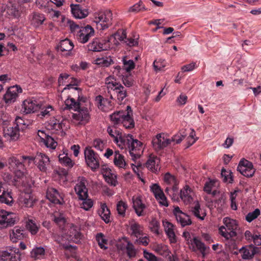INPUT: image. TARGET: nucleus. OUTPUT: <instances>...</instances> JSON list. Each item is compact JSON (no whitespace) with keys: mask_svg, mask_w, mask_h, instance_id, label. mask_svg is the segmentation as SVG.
Listing matches in <instances>:
<instances>
[{"mask_svg":"<svg viewBox=\"0 0 261 261\" xmlns=\"http://www.w3.org/2000/svg\"><path fill=\"white\" fill-rule=\"evenodd\" d=\"M117 136V137H116V138L114 140V141L121 149L125 148L126 146H128L127 140V135L123 136L121 133Z\"/></svg>","mask_w":261,"mask_h":261,"instance_id":"49","label":"nucleus"},{"mask_svg":"<svg viewBox=\"0 0 261 261\" xmlns=\"http://www.w3.org/2000/svg\"><path fill=\"white\" fill-rule=\"evenodd\" d=\"M195 193L193 189L188 185H185L180 190L179 197L185 204H189L193 201Z\"/></svg>","mask_w":261,"mask_h":261,"instance_id":"19","label":"nucleus"},{"mask_svg":"<svg viewBox=\"0 0 261 261\" xmlns=\"http://www.w3.org/2000/svg\"><path fill=\"white\" fill-rule=\"evenodd\" d=\"M46 198L52 203L62 204L63 203V195L55 188H49L46 192Z\"/></svg>","mask_w":261,"mask_h":261,"instance_id":"27","label":"nucleus"},{"mask_svg":"<svg viewBox=\"0 0 261 261\" xmlns=\"http://www.w3.org/2000/svg\"><path fill=\"white\" fill-rule=\"evenodd\" d=\"M45 20V18L43 14L34 13L32 15L31 22L34 27L37 28L41 25Z\"/></svg>","mask_w":261,"mask_h":261,"instance_id":"45","label":"nucleus"},{"mask_svg":"<svg viewBox=\"0 0 261 261\" xmlns=\"http://www.w3.org/2000/svg\"><path fill=\"white\" fill-rule=\"evenodd\" d=\"M128 208V204L125 201L120 200L116 204V210L118 214L122 217L125 216L126 211Z\"/></svg>","mask_w":261,"mask_h":261,"instance_id":"53","label":"nucleus"},{"mask_svg":"<svg viewBox=\"0 0 261 261\" xmlns=\"http://www.w3.org/2000/svg\"><path fill=\"white\" fill-rule=\"evenodd\" d=\"M187 134L185 132L178 133L174 135L171 138H169V140H170V144L173 142L176 144L180 143L183 139L185 138Z\"/></svg>","mask_w":261,"mask_h":261,"instance_id":"61","label":"nucleus"},{"mask_svg":"<svg viewBox=\"0 0 261 261\" xmlns=\"http://www.w3.org/2000/svg\"><path fill=\"white\" fill-rule=\"evenodd\" d=\"M15 222L16 216L13 213L0 210V229L11 226L14 225Z\"/></svg>","mask_w":261,"mask_h":261,"instance_id":"12","label":"nucleus"},{"mask_svg":"<svg viewBox=\"0 0 261 261\" xmlns=\"http://www.w3.org/2000/svg\"><path fill=\"white\" fill-rule=\"evenodd\" d=\"M98 214L101 219L106 223H109L111 221V213L106 203H101L100 207L98 211Z\"/></svg>","mask_w":261,"mask_h":261,"instance_id":"37","label":"nucleus"},{"mask_svg":"<svg viewBox=\"0 0 261 261\" xmlns=\"http://www.w3.org/2000/svg\"><path fill=\"white\" fill-rule=\"evenodd\" d=\"M258 251L259 248L253 245L243 247L239 250V252L242 253V258L243 260L252 258L254 255L258 252Z\"/></svg>","mask_w":261,"mask_h":261,"instance_id":"30","label":"nucleus"},{"mask_svg":"<svg viewBox=\"0 0 261 261\" xmlns=\"http://www.w3.org/2000/svg\"><path fill=\"white\" fill-rule=\"evenodd\" d=\"M56 111L54 108L51 105H47L44 107L39 114L41 117H48L55 114Z\"/></svg>","mask_w":261,"mask_h":261,"instance_id":"55","label":"nucleus"},{"mask_svg":"<svg viewBox=\"0 0 261 261\" xmlns=\"http://www.w3.org/2000/svg\"><path fill=\"white\" fill-rule=\"evenodd\" d=\"M149 227L151 231L156 234L160 233V225L159 222L155 219H152L149 223Z\"/></svg>","mask_w":261,"mask_h":261,"instance_id":"63","label":"nucleus"},{"mask_svg":"<svg viewBox=\"0 0 261 261\" xmlns=\"http://www.w3.org/2000/svg\"><path fill=\"white\" fill-rule=\"evenodd\" d=\"M132 200L133 208L137 215L139 217L145 215L147 206L142 201V197L139 195H135L133 196Z\"/></svg>","mask_w":261,"mask_h":261,"instance_id":"17","label":"nucleus"},{"mask_svg":"<svg viewBox=\"0 0 261 261\" xmlns=\"http://www.w3.org/2000/svg\"><path fill=\"white\" fill-rule=\"evenodd\" d=\"M112 13L110 10L101 11L95 15L94 22L96 23L97 28L104 30L109 28L111 24Z\"/></svg>","mask_w":261,"mask_h":261,"instance_id":"5","label":"nucleus"},{"mask_svg":"<svg viewBox=\"0 0 261 261\" xmlns=\"http://www.w3.org/2000/svg\"><path fill=\"white\" fill-rule=\"evenodd\" d=\"M126 112L119 111L114 112L110 115L111 120L114 124L119 125L121 124Z\"/></svg>","mask_w":261,"mask_h":261,"instance_id":"48","label":"nucleus"},{"mask_svg":"<svg viewBox=\"0 0 261 261\" xmlns=\"http://www.w3.org/2000/svg\"><path fill=\"white\" fill-rule=\"evenodd\" d=\"M169 144H170V140L164 133L157 134L152 140V146L156 150L164 148Z\"/></svg>","mask_w":261,"mask_h":261,"instance_id":"15","label":"nucleus"},{"mask_svg":"<svg viewBox=\"0 0 261 261\" xmlns=\"http://www.w3.org/2000/svg\"><path fill=\"white\" fill-rule=\"evenodd\" d=\"M41 108L39 102L32 98H28L24 100L22 105V110L25 114L34 113L39 110Z\"/></svg>","mask_w":261,"mask_h":261,"instance_id":"22","label":"nucleus"},{"mask_svg":"<svg viewBox=\"0 0 261 261\" xmlns=\"http://www.w3.org/2000/svg\"><path fill=\"white\" fill-rule=\"evenodd\" d=\"M87 181L84 177H79L74 186V191L79 199L88 197Z\"/></svg>","mask_w":261,"mask_h":261,"instance_id":"18","label":"nucleus"},{"mask_svg":"<svg viewBox=\"0 0 261 261\" xmlns=\"http://www.w3.org/2000/svg\"><path fill=\"white\" fill-rule=\"evenodd\" d=\"M192 212L197 218L201 220H203L206 216L205 210L201 208L198 201L194 202V206L192 208Z\"/></svg>","mask_w":261,"mask_h":261,"instance_id":"40","label":"nucleus"},{"mask_svg":"<svg viewBox=\"0 0 261 261\" xmlns=\"http://www.w3.org/2000/svg\"><path fill=\"white\" fill-rule=\"evenodd\" d=\"M126 112L123 118L121 124L127 129L133 128L135 126V122L132 118L133 112L131 107L127 106L126 107Z\"/></svg>","mask_w":261,"mask_h":261,"instance_id":"31","label":"nucleus"},{"mask_svg":"<svg viewBox=\"0 0 261 261\" xmlns=\"http://www.w3.org/2000/svg\"><path fill=\"white\" fill-rule=\"evenodd\" d=\"M71 13L76 18L82 19L87 17L89 14L88 11L86 9H82L80 5L71 4L70 5Z\"/></svg>","mask_w":261,"mask_h":261,"instance_id":"33","label":"nucleus"},{"mask_svg":"<svg viewBox=\"0 0 261 261\" xmlns=\"http://www.w3.org/2000/svg\"><path fill=\"white\" fill-rule=\"evenodd\" d=\"M4 137L9 141H16L19 137V128L13 126H6L3 127Z\"/></svg>","mask_w":261,"mask_h":261,"instance_id":"28","label":"nucleus"},{"mask_svg":"<svg viewBox=\"0 0 261 261\" xmlns=\"http://www.w3.org/2000/svg\"><path fill=\"white\" fill-rule=\"evenodd\" d=\"M224 226L228 229L235 230L237 228V223L235 220L225 217L223 220Z\"/></svg>","mask_w":261,"mask_h":261,"instance_id":"58","label":"nucleus"},{"mask_svg":"<svg viewBox=\"0 0 261 261\" xmlns=\"http://www.w3.org/2000/svg\"><path fill=\"white\" fill-rule=\"evenodd\" d=\"M150 190L159 204L162 206H168V202L163 191L158 184H153L150 186Z\"/></svg>","mask_w":261,"mask_h":261,"instance_id":"20","label":"nucleus"},{"mask_svg":"<svg viewBox=\"0 0 261 261\" xmlns=\"http://www.w3.org/2000/svg\"><path fill=\"white\" fill-rule=\"evenodd\" d=\"M18 248L9 247L6 250H0V261H21Z\"/></svg>","mask_w":261,"mask_h":261,"instance_id":"8","label":"nucleus"},{"mask_svg":"<svg viewBox=\"0 0 261 261\" xmlns=\"http://www.w3.org/2000/svg\"><path fill=\"white\" fill-rule=\"evenodd\" d=\"M105 83L109 89L113 90L114 88L120 84L116 82V80L112 76H110L106 79Z\"/></svg>","mask_w":261,"mask_h":261,"instance_id":"64","label":"nucleus"},{"mask_svg":"<svg viewBox=\"0 0 261 261\" xmlns=\"http://www.w3.org/2000/svg\"><path fill=\"white\" fill-rule=\"evenodd\" d=\"M58 158L60 163L65 166L71 168L74 165V163L68 156L67 151L59 154Z\"/></svg>","mask_w":261,"mask_h":261,"instance_id":"42","label":"nucleus"},{"mask_svg":"<svg viewBox=\"0 0 261 261\" xmlns=\"http://www.w3.org/2000/svg\"><path fill=\"white\" fill-rule=\"evenodd\" d=\"M94 29L91 26L87 25L85 27H81L76 33L75 38L79 42L85 43L94 36Z\"/></svg>","mask_w":261,"mask_h":261,"instance_id":"9","label":"nucleus"},{"mask_svg":"<svg viewBox=\"0 0 261 261\" xmlns=\"http://www.w3.org/2000/svg\"><path fill=\"white\" fill-rule=\"evenodd\" d=\"M66 122V120L62 119L53 117L47 121L46 127L48 129L51 130L54 133H58L63 130L65 126Z\"/></svg>","mask_w":261,"mask_h":261,"instance_id":"16","label":"nucleus"},{"mask_svg":"<svg viewBox=\"0 0 261 261\" xmlns=\"http://www.w3.org/2000/svg\"><path fill=\"white\" fill-rule=\"evenodd\" d=\"M220 234L226 239L228 240L236 236L237 233L235 230L227 229L224 226H221L219 228Z\"/></svg>","mask_w":261,"mask_h":261,"instance_id":"50","label":"nucleus"},{"mask_svg":"<svg viewBox=\"0 0 261 261\" xmlns=\"http://www.w3.org/2000/svg\"><path fill=\"white\" fill-rule=\"evenodd\" d=\"M85 159L87 165L95 171L99 167V156L91 147H86L84 150Z\"/></svg>","mask_w":261,"mask_h":261,"instance_id":"6","label":"nucleus"},{"mask_svg":"<svg viewBox=\"0 0 261 261\" xmlns=\"http://www.w3.org/2000/svg\"><path fill=\"white\" fill-rule=\"evenodd\" d=\"M37 139L41 146L44 145L49 149L54 150L57 146V142L54 139L44 130H38Z\"/></svg>","mask_w":261,"mask_h":261,"instance_id":"10","label":"nucleus"},{"mask_svg":"<svg viewBox=\"0 0 261 261\" xmlns=\"http://www.w3.org/2000/svg\"><path fill=\"white\" fill-rule=\"evenodd\" d=\"M113 162L114 165L119 168H124L126 166L124 156L120 154L118 151H115L114 153Z\"/></svg>","mask_w":261,"mask_h":261,"instance_id":"44","label":"nucleus"},{"mask_svg":"<svg viewBox=\"0 0 261 261\" xmlns=\"http://www.w3.org/2000/svg\"><path fill=\"white\" fill-rule=\"evenodd\" d=\"M218 186V182L215 180H211L206 182L204 187V191L208 194H211L212 191Z\"/></svg>","mask_w":261,"mask_h":261,"instance_id":"60","label":"nucleus"},{"mask_svg":"<svg viewBox=\"0 0 261 261\" xmlns=\"http://www.w3.org/2000/svg\"><path fill=\"white\" fill-rule=\"evenodd\" d=\"M24 231L20 227H14L10 233V238L13 242H17L24 237Z\"/></svg>","mask_w":261,"mask_h":261,"instance_id":"39","label":"nucleus"},{"mask_svg":"<svg viewBox=\"0 0 261 261\" xmlns=\"http://www.w3.org/2000/svg\"><path fill=\"white\" fill-rule=\"evenodd\" d=\"M182 237L185 238L189 248L194 251L199 250L203 257L206 254V250H209V247H206L205 244L196 237H192L191 233L185 231L182 233Z\"/></svg>","mask_w":261,"mask_h":261,"instance_id":"3","label":"nucleus"},{"mask_svg":"<svg viewBox=\"0 0 261 261\" xmlns=\"http://www.w3.org/2000/svg\"><path fill=\"white\" fill-rule=\"evenodd\" d=\"M130 229L131 230V235L137 238L139 237L144 236L143 227L136 222H134L130 225Z\"/></svg>","mask_w":261,"mask_h":261,"instance_id":"46","label":"nucleus"},{"mask_svg":"<svg viewBox=\"0 0 261 261\" xmlns=\"http://www.w3.org/2000/svg\"><path fill=\"white\" fill-rule=\"evenodd\" d=\"M81 100L80 101H75V99L73 98L68 97L64 101V107L62 108V109L65 110H73L76 111L80 109V107L81 106Z\"/></svg>","mask_w":261,"mask_h":261,"instance_id":"38","label":"nucleus"},{"mask_svg":"<svg viewBox=\"0 0 261 261\" xmlns=\"http://www.w3.org/2000/svg\"><path fill=\"white\" fill-rule=\"evenodd\" d=\"M114 39L115 41L114 44L117 45L119 43L118 41H124L126 40V33L125 31H119L114 34L109 39L110 40Z\"/></svg>","mask_w":261,"mask_h":261,"instance_id":"54","label":"nucleus"},{"mask_svg":"<svg viewBox=\"0 0 261 261\" xmlns=\"http://www.w3.org/2000/svg\"><path fill=\"white\" fill-rule=\"evenodd\" d=\"M109 41V39L101 41L97 38L94 39L91 43L88 44V49L93 51L107 50L108 48H110Z\"/></svg>","mask_w":261,"mask_h":261,"instance_id":"23","label":"nucleus"},{"mask_svg":"<svg viewBox=\"0 0 261 261\" xmlns=\"http://www.w3.org/2000/svg\"><path fill=\"white\" fill-rule=\"evenodd\" d=\"M54 221L62 229L65 227L69 228L70 230L67 232L65 236H62L61 238L55 236V241L58 243L62 244L64 242L67 241H73V236L75 239H79L81 237V233L76 229V227L73 224H66L65 218L63 214L60 213H55L52 216Z\"/></svg>","mask_w":261,"mask_h":261,"instance_id":"1","label":"nucleus"},{"mask_svg":"<svg viewBox=\"0 0 261 261\" xmlns=\"http://www.w3.org/2000/svg\"><path fill=\"white\" fill-rule=\"evenodd\" d=\"M50 160L48 156L42 152H38L35 155V164L41 171H45Z\"/></svg>","mask_w":261,"mask_h":261,"instance_id":"25","label":"nucleus"},{"mask_svg":"<svg viewBox=\"0 0 261 261\" xmlns=\"http://www.w3.org/2000/svg\"><path fill=\"white\" fill-rule=\"evenodd\" d=\"M19 201L22 206L30 207L34 203V199L32 195L30 193H22L19 198Z\"/></svg>","mask_w":261,"mask_h":261,"instance_id":"36","label":"nucleus"},{"mask_svg":"<svg viewBox=\"0 0 261 261\" xmlns=\"http://www.w3.org/2000/svg\"><path fill=\"white\" fill-rule=\"evenodd\" d=\"M127 140L130 155L132 159L135 161L143 153L144 150L143 143L138 140L134 139L130 134L127 135Z\"/></svg>","mask_w":261,"mask_h":261,"instance_id":"4","label":"nucleus"},{"mask_svg":"<svg viewBox=\"0 0 261 261\" xmlns=\"http://www.w3.org/2000/svg\"><path fill=\"white\" fill-rule=\"evenodd\" d=\"M159 163V158L154 155H150L146 163V166L152 172L156 173L160 169Z\"/></svg>","mask_w":261,"mask_h":261,"instance_id":"34","label":"nucleus"},{"mask_svg":"<svg viewBox=\"0 0 261 261\" xmlns=\"http://www.w3.org/2000/svg\"><path fill=\"white\" fill-rule=\"evenodd\" d=\"M95 102L98 109L103 112H108L113 109L111 102L108 99L103 98L101 95L96 97Z\"/></svg>","mask_w":261,"mask_h":261,"instance_id":"32","label":"nucleus"},{"mask_svg":"<svg viewBox=\"0 0 261 261\" xmlns=\"http://www.w3.org/2000/svg\"><path fill=\"white\" fill-rule=\"evenodd\" d=\"M237 170L242 175L246 177L252 176L255 171L252 163L245 159H242L240 161Z\"/></svg>","mask_w":261,"mask_h":261,"instance_id":"14","label":"nucleus"},{"mask_svg":"<svg viewBox=\"0 0 261 261\" xmlns=\"http://www.w3.org/2000/svg\"><path fill=\"white\" fill-rule=\"evenodd\" d=\"M113 90L114 94L117 95V100L119 103H121L126 97V91L124 87L120 84L118 86H116Z\"/></svg>","mask_w":261,"mask_h":261,"instance_id":"43","label":"nucleus"},{"mask_svg":"<svg viewBox=\"0 0 261 261\" xmlns=\"http://www.w3.org/2000/svg\"><path fill=\"white\" fill-rule=\"evenodd\" d=\"M74 47L73 43L69 39L62 40L58 47V50L65 55H69Z\"/></svg>","mask_w":261,"mask_h":261,"instance_id":"35","label":"nucleus"},{"mask_svg":"<svg viewBox=\"0 0 261 261\" xmlns=\"http://www.w3.org/2000/svg\"><path fill=\"white\" fill-rule=\"evenodd\" d=\"M5 10L8 16L11 18H18L20 15L19 5L17 0H11L9 2Z\"/></svg>","mask_w":261,"mask_h":261,"instance_id":"24","label":"nucleus"},{"mask_svg":"<svg viewBox=\"0 0 261 261\" xmlns=\"http://www.w3.org/2000/svg\"><path fill=\"white\" fill-rule=\"evenodd\" d=\"M22 92V88L19 85H15L9 87L6 93L4 95L3 99L5 102L10 105L14 103L18 96V94Z\"/></svg>","mask_w":261,"mask_h":261,"instance_id":"11","label":"nucleus"},{"mask_svg":"<svg viewBox=\"0 0 261 261\" xmlns=\"http://www.w3.org/2000/svg\"><path fill=\"white\" fill-rule=\"evenodd\" d=\"M79 199L82 201V202L80 203L81 207L85 211H89L93 205L92 200L88 198V197L81 198Z\"/></svg>","mask_w":261,"mask_h":261,"instance_id":"59","label":"nucleus"},{"mask_svg":"<svg viewBox=\"0 0 261 261\" xmlns=\"http://www.w3.org/2000/svg\"><path fill=\"white\" fill-rule=\"evenodd\" d=\"M25 227L32 235L36 234L39 230V226L35 220L29 219L26 220Z\"/></svg>","mask_w":261,"mask_h":261,"instance_id":"47","label":"nucleus"},{"mask_svg":"<svg viewBox=\"0 0 261 261\" xmlns=\"http://www.w3.org/2000/svg\"><path fill=\"white\" fill-rule=\"evenodd\" d=\"M58 83L59 86L66 85L62 92H65L67 90H76L77 89L76 87L77 80L66 73L60 74L58 79Z\"/></svg>","mask_w":261,"mask_h":261,"instance_id":"7","label":"nucleus"},{"mask_svg":"<svg viewBox=\"0 0 261 261\" xmlns=\"http://www.w3.org/2000/svg\"><path fill=\"white\" fill-rule=\"evenodd\" d=\"M123 246L126 249V251L127 255L130 258L135 257L136 255L137 250L135 248L133 244L126 240H124L123 243Z\"/></svg>","mask_w":261,"mask_h":261,"instance_id":"52","label":"nucleus"},{"mask_svg":"<svg viewBox=\"0 0 261 261\" xmlns=\"http://www.w3.org/2000/svg\"><path fill=\"white\" fill-rule=\"evenodd\" d=\"M35 163V156L17 155L10 157L8 160L9 169L14 173L15 176L20 178L26 172L25 165L30 166Z\"/></svg>","mask_w":261,"mask_h":261,"instance_id":"2","label":"nucleus"},{"mask_svg":"<svg viewBox=\"0 0 261 261\" xmlns=\"http://www.w3.org/2000/svg\"><path fill=\"white\" fill-rule=\"evenodd\" d=\"M178 187L175 188H166V193L175 201H178L180 197L178 192Z\"/></svg>","mask_w":261,"mask_h":261,"instance_id":"56","label":"nucleus"},{"mask_svg":"<svg viewBox=\"0 0 261 261\" xmlns=\"http://www.w3.org/2000/svg\"><path fill=\"white\" fill-rule=\"evenodd\" d=\"M0 203L10 204L13 203L11 192L5 184L0 182Z\"/></svg>","mask_w":261,"mask_h":261,"instance_id":"26","label":"nucleus"},{"mask_svg":"<svg viewBox=\"0 0 261 261\" xmlns=\"http://www.w3.org/2000/svg\"><path fill=\"white\" fill-rule=\"evenodd\" d=\"M75 111L72 116V120L77 124H85L87 123L90 119V115L87 108H81Z\"/></svg>","mask_w":261,"mask_h":261,"instance_id":"13","label":"nucleus"},{"mask_svg":"<svg viewBox=\"0 0 261 261\" xmlns=\"http://www.w3.org/2000/svg\"><path fill=\"white\" fill-rule=\"evenodd\" d=\"M162 223L165 233L170 242L171 243H175L176 242V237L175 234V226L166 220H163Z\"/></svg>","mask_w":261,"mask_h":261,"instance_id":"29","label":"nucleus"},{"mask_svg":"<svg viewBox=\"0 0 261 261\" xmlns=\"http://www.w3.org/2000/svg\"><path fill=\"white\" fill-rule=\"evenodd\" d=\"M31 257L34 259H41L45 254V249L42 247H35L31 251Z\"/></svg>","mask_w":261,"mask_h":261,"instance_id":"51","label":"nucleus"},{"mask_svg":"<svg viewBox=\"0 0 261 261\" xmlns=\"http://www.w3.org/2000/svg\"><path fill=\"white\" fill-rule=\"evenodd\" d=\"M112 60L107 57L97 58L94 60L96 64L99 65L103 67H108L111 64Z\"/></svg>","mask_w":261,"mask_h":261,"instance_id":"62","label":"nucleus"},{"mask_svg":"<svg viewBox=\"0 0 261 261\" xmlns=\"http://www.w3.org/2000/svg\"><path fill=\"white\" fill-rule=\"evenodd\" d=\"M103 176L106 182L111 186L115 187L117 185V176L115 174L109 171L104 174Z\"/></svg>","mask_w":261,"mask_h":261,"instance_id":"57","label":"nucleus"},{"mask_svg":"<svg viewBox=\"0 0 261 261\" xmlns=\"http://www.w3.org/2000/svg\"><path fill=\"white\" fill-rule=\"evenodd\" d=\"M164 181L167 185L166 188H175L178 187L179 181L177 179L169 173H167L164 177Z\"/></svg>","mask_w":261,"mask_h":261,"instance_id":"41","label":"nucleus"},{"mask_svg":"<svg viewBox=\"0 0 261 261\" xmlns=\"http://www.w3.org/2000/svg\"><path fill=\"white\" fill-rule=\"evenodd\" d=\"M177 221L181 226L190 225L192 224V221L188 215L182 212L178 206H174L173 211Z\"/></svg>","mask_w":261,"mask_h":261,"instance_id":"21","label":"nucleus"}]
</instances>
